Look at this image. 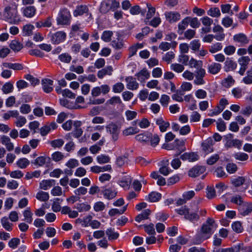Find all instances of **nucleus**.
Returning <instances> with one entry per match:
<instances>
[{"instance_id":"f257e3e1","label":"nucleus","mask_w":252,"mask_h":252,"mask_svg":"<svg viewBox=\"0 0 252 252\" xmlns=\"http://www.w3.org/2000/svg\"><path fill=\"white\" fill-rule=\"evenodd\" d=\"M215 220L212 218H208L205 222L201 226L199 233L196 235V244H200L203 241L211 237L213 233L214 227H217Z\"/></svg>"},{"instance_id":"f03ea898","label":"nucleus","mask_w":252,"mask_h":252,"mask_svg":"<svg viewBox=\"0 0 252 252\" xmlns=\"http://www.w3.org/2000/svg\"><path fill=\"white\" fill-rule=\"evenodd\" d=\"M4 20L11 24H18L21 17L18 11V5L15 3L6 6L3 10Z\"/></svg>"},{"instance_id":"7ed1b4c3","label":"nucleus","mask_w":252,"mask_h":252,"mask_svg":"<svg viewBox=\"0 0 252 252\" xmlns=\"http://www.w3.org/2000/svg\"><path fill=\"white\" fill-rule=\"evenodd\" d=\"M71 19L70 11L67 8H62L56 18L57 25L68 26L70 24Z\"/></svg>"},{"instance_id":"20e7f679","label":"nucleus","mask_w":252,"mask_h":252,"mask_svg":"<svg viewBox=\"0 0 252 252\" xmlns=\"http://www.w3.org/2000/svg\"><path fill=\"white\" fill-rule=\"evenodd\" d=\"M206 74L205 70L201 67L197 68L194 73L195 77V79L194 80L193 83L197 85H203L205 83L203 78Z\"/></svg>"},{"instance_id":"39448f33","label":"nucleus","mask_w":252,"mask_h":252,"mask_svg":"<svg viewBox=\"0 0 252 252\" xmlns=\"http://www.w3.org/2000/svg\"><path fill=\"white\" fill-rule=\"evenodd\" d=\"M84 14H86L87 16L89 15V18L92 19V14L89 13L88 6L86 5H78L73 11V15L74 17L82 16Z\"/></svg>"},{"instance_id":"423d86ee","label":"nucleus","mask_w":252,"mask_h":252,"mask_svg":"<svg viewBox=\"0 0 252 252\" xmlns=\"http://www.w3.org/2000/svg\"><path fill=\"white\" fill-rule=\"evenodd\" d=\"M66 37V34L63 31H58L53 34L51 40L53 44H58L63 42Z\"/></svg>"},{"instance_id":"0eeeda50","label":"nucleus","mask_w":252,"mask_h":252,"mask_svg":"<svg viewBox=\"0 0 252 252\" xmlns=\"http://www.w3.org/2000/svg\"><path fill=\"white\" fill-rule=\"evenodd\" d=\"M198 211L199 207H198L194 210L189 209L188 213L186 216V220L194 223L197 222L199 220Z\"/></svg>"},{"instance_id":"6e6552de","label":"nucleus","mask_w":252,"mask_h":252,"mask_svg":"<svg viewBox=\"0 0 252 252\" xmlns=\"http://www.w3.org/2000/svg\"><path fill=\"white\" fill-rule=\"evenodd\" d=\"M206 171V167L204 166L196 165L191 168L189 171V176L195 178L204 173Z\"/></svg>"},{"instance_id":"1a4fd4ad","label":"nucleus","mask_w":252,"mask_h":252,"mask_svg":"<svg viewBox=\"0 0 252 252\" xmlns=\"http://www.w3.org/2000/svg\"><path fill=\"white\" fill-rule=\"evenodd\" d=\"M108 132L112 134V139L114 141L118 140L119 138V130L118 127L115 124L111 123L106 127Z\"/></svg>"},{"instance_id":"9d476101","label":"nucleus","mask_w":252,"mask_h":252,"mask_svg":"<svg viewBox=\"0 0 252 252\" xmlns=\"http://www.w3.org/2000/svg\"><path fill=\"white\" fill-rule=\"evenodd\" d=\"M21 11L24 17L31 18L35 15L36 9L34 6L29 5L22 7Z\"/></svg>"},{"instance_id":"9b49d317","label":"nucleus","mask_w":252,"mask_h":252,"mask_svg":"<svg viewBox=\"0 0 252 252\" xmlns=\"http://www.w3.org/2000/svg\"><path fill=\"white\" fill-rule=\"evenodd\" d=\"M58 125L55 122L47 124L40 128V134L42 136H46L51 130L56 129Z\"/></svg>"},{"instance_id":"f8f14e48","label":"nucleus","mask_w":252,"mask_h":252,"mask_svg":"<svg viewBox=\"0 0 252 252\" xmlns=\"http://www.w3.org/2000/svg\"><path fill=\"white\" fill-rule=\"evenodd\" d=\"M240 214L243 216H246L250 214L252 212V204L248 202H244L239 208Z\"/></svg>"},{"instance_id":"ddd939ff","label":"nucleus","mask_w":252,"mask_h":252,"mask_svg":"<svg viewBox=\"0 0 252 252\" xmlns=\"http://www.w3.org/2000/svg\"><path fill=\"white\" fill-rule=\"evenodd\" d=\"M54 81L48 78H44L42 80L41 84L43 91L46 93H50L53 90Z\"/></svg>"},{"instance_id":"4468645a","label":"nucleus","mask_w":252,"mask_h":252,"mask_svg":"<svg viewBox=\"0 0 252 252\" xmlns=\"http://www.w3.org/2000/svg\"><path fill=\"white\" fill-rule=\"evenodd\" d=\"M214 142L213 139L209 137L207 138L205 141L202 143L201 146L202 147L203 151L206 153V154H209L213 152Z\"/></svg>"},{"instance_id":"2eb2a0df","label":"nucleus","mask_w":252,"mask_h":252,"mask_svg":"<svg viewBox=\"0 0 252 252\" xmlns=\"http://www.w3.org/2000/svg\"><path fill=\"white\" fill-rule=\"evenodd\" d=\"M174 150H177L179 152L176 153L174 157L179 156L182 152L186 150L185 142L184 140L176 139L173 142Z\"/></svg>"},{"instance_id":"dca6fc26","label":"nucleus","mask_w":252,"mask_h":252,"mask_svg":"<svg viewBox=\"0 0 252 252\" xmlns=\"http://www.w3.org/2000/svg\"><path fill=\"white\" fill-rule=\"evenodd\" d=\"M166 19L170 23L176 22L180 19V14L178 12H166L165 13Z\"/></svg>"},{"instance_id":"f3484780","label":"nucleus","mask_w":252,"mask_h":252,"mask_svg":"<svg viewBox=\"0 0 252 252\" xmlns=\"http://www.w3.org/2000/svg\"><path fill=\"white\" fill-rule=\"evenodd\" d=\"M51 161V158L49 157L39 156L37 157L33 161H32V163L35 165L42 166L45 163H46L47 165L50 164Z\"/></svg>"},{"instance_id":"a211bd4d","label":"nucleus","mask_w":252,"mask_h":252,"mask_svg":"<svg viewBox=\"0 0 252 252\" xmlns=\"http://www.w3.org/2000/svg\"><path fill=\"white\" fill-rule=\"evenodd\" d=\"M104 197L108 200H111L115 198L117 194V191L114 188H110L106 189L101 191Z\"/></svg>"},{"instance_id":"6ab92c4d","label":"nucleus","mask_w":252,"mask_h":252,"mask_svg":"<svg viewBox=\"0 0 252 252\" xmlns=\"http://www.w3.org/2000/svg\"><path fill=\"white\" fill-rule=\"evenodd\" d=\"M127 83L126 88L130 90H137L139 87V84L136 82V79L132 76L126 77L125 79Z\"/></svg>"},{"instance_id":"aec40b11","label":"nucleus","mask_w":252,"mask_h":252,"mask_svg":"<svg viewBox=\"0 0 252 252\" xmlns=\"http://www.w3.org/2000/svg\"><path fill=\"white\" fill-rule=\"evenodd\" d=\"M180 158L183 160H188L190 162H193L196 161L199 158L198 155L193 152L191 153H185L181 156Z\"/></svg>"},{"instance_id":"412c9836","label":"nucleus","mask_w":252,"mask_h":252,"mask_svg":"<svg viewBox=\"0 0 252 252\" xmlns=\"http://www.w3.org/2000/svg\"><path fill=\"white\" fill-rule=\"evenodd\" d=\"M156 124L159 126V130L161 132L166 131L170 126V123L164 121L161 117L156 119Z\"/></svg>"},{"instance_id":"4be33fe9","label":"nucleus","mask_w":252,"mask_h":252,"mask_svg":"<svg viewBox=\"0 0 252 252\" xmlns=\"http://www.w3.org/2000/svg\"><path fill=\"white\" fill-rule=\"evenodd\" d=\"M242 145V141L237 139H232L224 143V146L226 149L235 147L240 149Z\"/></svg>"},{"instance_id":"5701e85b","label":"nucleus","mask_w":252,"mask_h":252,"mask_svg":"<svg viewBox=\"0 0 252 252\" xmlns=\"http://www.w3.org/2000/svg\"><path fill=\"white\" fill-rule=\"evenodd\" d=\"M151 135V133L145 132L136 135L135 139L140 142L147 143L150 141Z\"/></svg>"},{"instance_id":"b1692460","label":"nucleus","mask_w":252,"mask_h":252,"mask_svg":"<svg viewBox=\"0 0 252 252\" xmlns=\"http://www.w3.org/2000/svg\"><path fill=\"white\" fill-rule=\"evenodd\" d=\"M99 10L101 14H106L111 10L109 0L102 1L99 6Z\"/></svg>"},{"instance_id":"393cba45","label":"nucleus","mask_w":252,"mask_h":252,"mask_svg":"<svg viewBox=\"0 0 252 252\" xmlns=\"http://www.w3.org/2000/svg\"><path fill=\"white\" fill-rule=\"evenodd\" d=\"M224 70L226 72L234 70L237 67V63L231 59L227 58L224 63Z\"/></svg>"},{"instance_id":"a878e982","label":"nucleus","mask_w":252,"mask_h":252,"mask_svg":"<svg viewBox=\"0 0 252 252\" xmlns=\"http://www.w3.org/2000/svg\"><path fill=\"white\" fill-rule=\"evenodd\" d=\"M113 71V69L112 66H107L105 68L99 70L97 75L99 78L102 79L105 75H111Z\"/></svg>"},{"instance_id":"bb28decb","label":"nucleus","mask_w":252,"mask_h":252,"mask_svg":"<svg viewBox=\"0 0 252 252\" xmlns=\"http://www.w3.org/2000/svg\"><path fill=\"white\" fill-rule=\"evenodd\" d=\"M56 184V181L53 179L44 180L40 183V188L44 190H47Z\"/></svg>"},{"instance_id":"cd10ccee","label":"nucleus","mask_w":252,"mask_h":252,"mask_svg":"<svg viewBox=\"0 0 252 252\" xmlns=\"http://www.w3.org/2000/svg\"><path fill=\"white\" fill-rule=\"evenodd\" d=\"M233 40L235 42L241 43L242 44H246L249 43V40L247 36L242 33L234 35Z\"/></svg>"},{"instance_id":"c85d7f7f","label":"nucleus","mask_w":252,"mask_h":252,"mask_svg":"<svg viewBox=\"0 0 252 252\" xmlns=\"http://www.w3.org/2000/svg\"><path fill=\"white\" fill-rule=\"evenodd\" d=\"M150 73L146 68L142 69L140 72L135 74L137 79L140 81H143L150 77Z\"/></svg>"},{"instance_id":"c756f323","label":"nucleus","mask_w":252,"mask_h":252,"mask_svg":"<svg viewBox=\"0 0 252 252\" xmlns=\"http://www.w3.org/2000/svg\"><path fill=\"white\" fill-rule=\"evenodd\" d=\"M131 182V180L130 177L126 176L123 178L121 180L119 181V184L125 189H128Z\"/></svg>"},{"instance_id":"7c9ffc66","label":"nucleus","mask_w":252,"mask_h":252,"mask_svg":"<svg viewBox=\"0 0 252 252\" xmlns=\"http://www.w3.org/2000/svg\"><path fill=\"white\" fill-rule=\"evenodd\" d=\"M221 68L220 64L214 63L208 66V72L212 74H216L220 71Z\"/></svg>"},{"instance_id":"2f4dec72","label":"nucleus","mask_w":252,"mask_h":252,"mask_svg":"<svg viewBox=\"0 0 252 252\" xmlns=\"http://www.w3.org/2000/svg\"><path fill=\"white\" fill-rule=\"evenodd\" d=\"M150 213L151 211L149 209L144 210L141 214L136 217L135 220L137 222H140L142 220H147L148 219Z\"/></svg>"},{"instance_id":"473e14b6","label":"nucleus","mask_w":252,"mask_h":252,"mask_svg":"<svg viewBox=\"0 0 252 252\" xmlns=\"http://www.w3.org/2000/svg\"><path fill=\"white\" fill-rule=\"evenodd\" d=\"M34 27L31 24H27L23 26L22 29L23 36H30L32 34Z\"/></svg>"},{"instance_id":"72a5a7b5","label":"nucleus","mask_w":252,"mask_h":252,"mask_svg":"<svg viewBox=\"0 0 252 252\" xmlns=\"http://www.w3.org/2000/svg\"><path fill=\"white\" fill-rule=\"evenodd\" d=\"M113 228L110 227L106 230V234L107 235L109 240H116L119 237V233L115 232Z\"/></svg>"},{"instance_id":"f704fd0d","label":"nucleus","mask_w":252,"mask_h":252,"mask_svg":"<svg viewBox=\"0 0 252 252\" xmlns=\"http://www.w3.org/2000/svg\"><path fill=\"white\" fill-rule=\"evenodd\" d=\"M124 42L123 39L117 38L111 42V45L116 50H120L124 47Z\"/></svg>"},{"instance_id":"c9c22d12","label":"nucleus","mask_w":252,"mask_h":252,"mask_svg":"<svg viewBox=\"0 0 252 252\" xmlns=\"http://www.w3.org/2000/svg\"><path fill=\"white\" fill-rule=\"evenodd\" d=\"M148 200L151 202H156L161 198V194L160 193L153 191L148 195Z\"/></svg>"},{"instance_id":"e433bc0d","label":"nucleus","mask_w":252,"mask_h":252,"mask_svg":"<svg viewBox=\"0 0 252 252\" xmlns=\"http://www.w3.org/2000/svg\"><path fill=\"white\" fill-rule=\"evenodd\" d=\"M9 47L14 52H19L23 48V45L18 41L13 40L11 41Z\"/></svg>"},{"instance_id":"4c0bfd02","label":"nucleus","mask_w":252,"mask_h":252,"mask_svg":"<svg viewBox=\"0 0 252 252\" xmlns=\"http://www.w3.org/2000/svg\"><path fill=\"white\" fill-rule=\"evenodd\" d=\"M79 212H86L90 210L91 206L86 203H77L74 207Z\"/></svg>"},{"instance_id":"58836bf2","label":"nucleus","mask_w":252,"mask_h":252,"mask_svg":"<svg viewBox=\"0 0 252 252\" xmlns=\"http://www.w3.org/2000/svg\"><path fill=\"white\" fill-rule=\"evenodd\" d=\"M14 87L13 84L10 82L5 83L2 86L1 90L4 94H8L13 92Z\"/></svg>"},{"instance_id":"ea45409f","label":"nucleus","mask_w":252,"mask_h":252,"mask_svg":"<svg viewBox=\"0 0 252 252\" xmlns=\"http://www.w3.org/2000/svg\"><path fill=\"white\" fill-rule=\"evenodd\" d=\"M1 223L3 227L6 230L10 231L12 230V223H10L7 217H3L1 219Z\"/></svg>"},{"instance_id":"a19ab883","label":"nucleus","mask_w":252,"mask_h":252,"mask_svg":"<svg viewBox=\"0 0 252 252\" xmlns=\"http://www.w3.org/2000/svg\"><path fill=\"white\" fill-rule=\"evenodd\" d=\"M189 19V18L186 17L185 19L182 20V21L178 24V33L179 34H182L183 32L186 29L187 26L189 25L188 19Z\"/></svg>"},{"instance_id":"79ce46f5","label":"nucleus","mask_w":252,"mask_h":252,"mask_svg":"<svg viewBox=\"0 0 252 252\" xmlns=\"http://www.w3.org/2000/svg\"><path fill=\"white\" fill-rule=\"evenodd\" d=\"M228 104V100L225 98H221L220 99L219 103L216 108L220 113H221L224 109L225 106Z\"/></svg>"},{"instance_id":"37998d69","label":"nucleus","mask_w":252,"mask_h":252,"mask_svg":"<svg viewBox=\"0 0 252 252\" xmlns=\"http://www.w3.org/2000/svg\"><path fill=\"white\" fill-rule=\"evenodd\" d=\"M113 34V33L112 31H104L101 35V38L103 41L108 42L111 40Z\"/></svg>"},{"instance_id":"c03bdc74","label":"nucleus","mask_w":252,"mask_h":252,"mask_svg":"<svg viewBox=\"0 0 252 252\" xmlns=\"http://www.w3.org/2000/svg\"><path fill=\"white\" fill-rule=\"evenodd\" d=\"M16 164L20 168L24 169L30 164V161L25 158H20L16 162Z\"/></svg>"},{"instance_id":"a18cd8bd","label":"nucleus","mask_w":252,"mask_h":252,"mask_svg":"<svg viewBox=\"0 0 252 252\" xmlns=\"http://www.w3.org/2000/svg\"><path fill=\"white\" fill-rule=\"evenodd\" d=\"M36 198L40 201H46L49 198L48 192L40 191L37 193Z\"/></svg>"},{"instance_id":"49530a36","label":"nucleus","mask_w":252,"mask_h":252,"mask_svg":"<svg viewBox=\"0 0 252 252\" xmlns=\"http://www.w3.org/2000/svg\"><path fill=\"white\" fill-rule=\"evenodd\" d=\"M207 14L213 17H219L220 15V12L218 7H211L208 10Z\"/></svg>"},{"instance_id":"de8ad7c7","label":"nucleus","mask_w":252,"mask_h":252,"mask_svg":"<svg viewBox=\"0 0 252 252\" xmlns=\"http://www.w3.org/2000/svg\"><path fill=\"white\" fill-rule=\"evenodd\" d=\"M33 214L31 212L30 208H28L23 213V215L25 218V220L29 223H31L32 221Z\"/></svg>"},{"instance_id":"09e8293b","label":"nucleus","mask_w":252,"mask_h":252,"mask_svg":"<svg viewBox=\"0 0 252 252\" xmlns=\"http://www.w3.org/2000/svg\"><path fill=\"white\" fill-rule=\"evenodd\" d=\"M161 22V19L159 17H155L150 21H145L146 24L151 26L154 28L158 27Z\"/></svg>"},{"instance_id":"8fccbe9b","label":"nucleus","mask_w":252,"mask_h":252,"mask_svg":"<svg viewBox=\"0 0 252 252\" xmlns=\"http://www.w3.org/2000/svg\"><path fill=\"white\" fill-rule=\"evenodd\" d=\"M187 18H189L188 19V23H189L190 27L192 28H197L200 26V23L197 18H191L190 17H187Z\"/></svg>"},{"instance_id":"3c124183","label":"nucleus","mask_w":252,"mask_h":252,"mask_svg":"<svg viewBox=\"0 0 252 252\" xmlns=\"http://www.w3.org/2000/svg\"><path fill=\"white\" fill-rule=\"evenodd\" d=\"M160 138L157 134H154L153 135L152 133H151L149 141L151 146L153 147H156L158 144Z\"/></svg>"},{"instance_id":"603ef678","label":"nucleus","mask_w":252,"mask_h":252,"mask_svg":"<svg viewBox=\"0 0 252 252\" xmlns=\"http://www.w3.org/2000/svg\"><path fill=\"white\" fill-rule=\"evenodd\" d=\"M235 82L234 80L230 75L228 76L227 78L224 79L222 81V85L225 88L230 87Z\"/></svg>"},{"instance_id":"864d4df0","label":"nucleus","mask_w":252,"mask_h":252,"mask_svg":"<svg viewBox=\"0 0 252 252\" xmlns=\"http://www.w3.org/2000/svg\"><path fill=\"white\" fill-rule=\"evenodd\" d=\"M231 227L233 230L237 233H241L243 231V227L240 221L234 222L232 224Z\"/></svg>"},{"instance_id":"5fc2aeb1","label":"nucleus","mask_w":252,"mask_h":252,"mask_svg":"<svg viewBox=\"0 0 252 252\" xmlns=\"http://www.w3.org/2000/svg\"><path fill=\"white\" fill-rule=\"evenodd\" d=\"M96 160L99 164H103L109 162L110 158L108 156L101 154L97 157Z\"/></svg>"},{"instance_id":"6e6d98bb","label":"nucleus","mask_w":252,"mask_h":252,"mask_svg":"<svg viewBox=\"0 0 252 252\" xmlns=\"http://www.w3.org/2000/svg\"><path fill=\"white\" fill-rule=\"evenodd\" d=\"M58 58L62 62L65 63H69L72 59L71 56L67 53L60 55Z\"/></svg>"},{"instance_id":"4d7b16f0","label":"nucleus","mask_w":252,"mask_h":252,"mask_svg":"<svg viewBox=\"0 0 252 252\" xmlns=\"http://www.w3.org/2000/svg\"><path fill=\"white\" fill-rule=\"evenodd\" d=\"M146 12V9H144V11H141L140 7L137 5L132 6L130 9V13L132 15H137L140 13H141L142 15H144Z\"/></svg>"},{"instance_id":"13d9d810","label":"nucleus","mask_w":252,"mask_h":252,"mask_svg":"<svg viewBox=\"0 0 252 252\" xmlns=\"http://www.w3.org/2000/svg\"><path fill=\"white\" fill-rule=\"evenodd\" d=\"M125 89L124 85L121 82H118L113 86V92L115 93H120Z\"/></svg>"},{"instance_id":"bf43d9fd","label":"nucleus","mask_w":252,"mask_h":252,"mask_svg":"<svg viewBox=\"0 0 252 252\" xmlns=\"http://www.w3.org/2000/svg\"><path fill=\"white\" fill-rule=\"evenodd\" d=\"M245 182V179L244 177L239 176L237 178L232 180V184L236 187H240L243 185Z\"/></svg>"},{"instance_id":"052dcab7","label":"nucleus","mask_w":252,"mask_h":252,"mask_svg":"<svg viewBox=\"0 0 252 252\" xmlns=\"http://www.w3.org/2000/svg\"><path fill=\"white\" fill-rule=\"evenodd\" d=\"M240 113L246 117H249L252 113V105L243 107L241 109Z\"/></svg>"},{"instance_id":"680f3d73","label":"nucleus","mask_w":252,"mask_h":252,"mask_svg":"<svg viewBox=\"0 0 252 252\" xmlns=\"http://www.w3.org/2000/svg\"><path fill=\"white\" fill-rule=\"evenodd\" d=\"M250 61V59L248 56L242 57L238 60V63L241 65V67L245 68H247Z\"/></svg>"},{"instance_id":"e2e57ef3","label":"nucleus","mask_w":252,"mask_h":252,"mask_svg":"<svg viewBox=\"0 0 252 252\" xmlns=\"http://www.w3.org/2000/svg\"><path fill=\"white\" fill-rule=\"evenodd\" d=\"M222 46L221 43L218 42L212 45L209 50L211 53H215L219 51H220L222 49Z\"/></svg>"},{"instance_id":"0e129e2a","label":"nucleus","mask_w":252,"mask_h":252,"mask_svg":"<svg viewBox=\"0 0 252 252\" xmlns=\"http://www.w3.org/2000/svg\"><path fill=\"white\" fill-rule=\"evenodd\" d=\"M24 78L29 81L32 85L34 86L39 83V80L31 74L25 75Z\"/></svg>"},{"instance_id":"69168bd1","label":"nucleus","mask_w":252,"mask_h":252,"mask_svg":"<svg viewBox=\"0 0 252 252\" xmlns=\"http://www.w3.org/2000/svg\"><path fill=\"white\" fill-rule=\"evenodd\" d=\"M201 44L198 39H194L190 43V47L194 52L199 51Z\"/></svg>"},{"instance_id":"338daca9","label":"nucleus","mask_w":252,"mask_h":252,"mask_svg":"<svg viewBox=\"0 0 252 252\" xmlns=\"http://www.w3.org/2000/svg\"><path fill=\"white\" fill-rule=\"evenodd\" d=\"M51 157L52 159L56 162L62 160L64 157V155L59 151L53 153L52 154Z\"/></svg>"},{"instance_id":"774afa93","label":"nucleus","mask_w":252,"mask_h":252,"mask_svg":"<svg viewBox=\"0 0 252 252\" xmlns=\"http://www.w3.org/2000/svg\"><path fill=\"white\" fill-rule=\"evenodd\" d=\"M234 157L237 160L245 161L248 159L249 156L247 154L238 152L234 155Z\"/></svg>"}]
</instances>
